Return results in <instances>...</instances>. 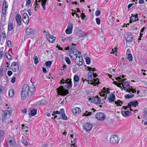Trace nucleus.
Masks as SVG:
<instances>
[{"instance_id":"11","label":"nucleus","mask_w":147,"mask_h":147,"mask_svg":"<svg viewBox=\"0 0 147 147\" xmlns=\"http://www.w3.org/2000/svg\"><path fill=\"white\" fill-rule=\"evenodd\" d=\"M129 107H126L123 106V109L121 111V113L122 115L125 117H127L129 116L131 114V113L128 110H126L127 108Z\"/></svg>"},{"instance_id":"54","label":"nucleus","mask_w":147,"mask_h":147,"mask_svg":"<svg viewBox=\"0 0 147 147\" xmlns=\"http://www.w3.org/2000/svg\"><path fill=\"white\" fill-rule=\"evenodd\" d=\"M102 92H100V95L101 96H105L106 95V94L104 92V90H103V89L102 90Z\"/></svg>"},{"instance_id":"63","label":"nucleus","mask_w":147,"mask_h":147,"mask_svg":"<svg viewBox=\"0 0 147 147\" xmlns=\"http://www.w3.org/2000/svg\"><path fill=\"white\" fill-rule=\"evenodd\" d=\"M144 2V0H139V3L140 4H143Z\"/></svg>"},{"instance_id":"34","label":"nucleus","mask_w":147,"mask_h":147,"mask_svg":"<svg viewBox=\"0 0 147 147\" xmlns=\"http://www.w3.org/2000/svg\"><path fill=\"white\" fill-rule=\"evenodd\" d=\"M9 94L10 97H13L14 94V90H13L12 89H10L9 91Z\"/></svg>"},{"instance_id":"24","label":"nucleus","mask_w":147,"mask_h":147,"mask_svg":"<svg viewBox=\"0 0 147 147\" xmlns=\"http://www.w3.org/2000/svg\"><path fill=\"white\" fill-rule=\"evenodd\" d=\"M115 98V95L113 94H111L109 96L108 99L110 102H114Z\"/></svg>"},{"instance_id":"60","label":"nucleus","mask_w":147,"mask_h":147,"mask_svg":"<svg viewBox=\"0 0 147 147\" xmlns=\"http://www.w3.org/2000/svg\"><path fill=\"white\" fill-rule=\"evenodd\" d=\"M28 14L30 16H31L32 15V11L31 9H28L27 11Z\"/></svg>"},{"instance_id":"51","label":"nucleus","mask_w":147,"mask_h":147,"mask_svg":"<svg viewBox=\"0 0 147 147\" xmlns=\"http://www.w3.org/2000/svg\"><path fill=\"white\" fill-rule=\"evenodd\" d=\"M96 21L97 24L98 25H99L100 24V19L99 18H97L96 19Z\"/></svg>"},{"instance_id":"26","label":"nucleus","mask_w":147,"mask_h":147,"mask_svg":"<svg viewBox=\"0 0 147 147\" xmlns=\"http://www.w3.org/2000/svg\"><path fill=\"white\" fill-rule=\"evenodd\" d=\"M73 113L75 114H78L81 111V109L79 107L74 108L72 109Z\"/></svg>"},{"instance_id":"44","label":"nucleus","mask_w":147,"mask_h":147,"mask_svg":"<svg viewBox=\"0 0 147 147\" xmlns=\"http://www.w3.org/2000/svg\"><path fill=\"white\" fill-rule=\"evenodd\" d=\"M143 115L145 119H147V111H145L143 112Z\"/></svg>"},{"instance_id":"58","label":"nucleus","mask_w":147,"mask_h":147,"mask_svg":"<svg viewBox=\"0 0 147 147\" xmlns=\"http://www.w3.org/2000/svg\"><path fill=\"white\" fill-rule=\"evenodd\" d=\"M72 39V37L71 36L67 37H66V39L69 40V41H71Z\"/></svg>"},{"instance_id":"3","label":"nucleus","mask_w":147,"mask_h":147,"mask_svg":"<svg viewBox=\"0 0 147 147\" xmlns=\"http://www.w3.org/2000/svg\"><path fill=\"white\" fill-rule=\"evenodd\" d=\"M12 112V110L11 108L9 109V110H3L2 111V113L1 114L2 123L6 122L7 119L10 117Z\"/></svg>"},{"instance_id":"57","label":"nucleus","mask_w":147,"mask_h":147,"mask_svg":"<svg viewBox=\"0 0 147 147\" xmlns=\"http://www.w3.org/2000/svg\"><path fill=\"white\" fill-rule=\"evenodd\" d=\"M13 138H14L13 137L11 136H9L8 138V141L9 142Z\"/></svg>"},{"instance_id":"16","label":"nucleus","mask_w":147,"mask_h":147,"mask_svg":"<svg viewBox=\"0 0 147 147\" xmlns=\"http://www.w3.org/2000/svg\"><path fill=\"white\" fill-rule=\"evenodd\" d=\"M133 36L130 33H128L125 35V38L127 42H131L133 40Z\"/></svg>"},{"instance_id":"19","label":"nucleus","mask_w":147,"mask_h":147,"mask_svg":"<svg viewBox=\"0 0 147 147\" xmlns=\"http://www.w3.org/2000/svg\"><path fill=\"white\" fill-rule=\"evenodd\" d=\"M131 16L130 18V19L129 21L130 23H132V21L135 22L138 20H139L138 18L137 14H136L134 15H133V14H131Z\"/></svg>"},{"instance_id":"39","label":"nucleus","mask_w":147,"mask_h":147,"mask_svg":"<svg viewBox=\"0 0 147 147\" xmlns=\"http://www.w3.org/2000/svg\"><path fill=\"white\" fill-rule=\"evenodd\" d=\"M134 95L132 94H128L125 96V97L127 99H129L133 97Z\"/></svg>"},{"instance_id":"30","label":"nucleus","mask_w":147,"mask_h":147,"mask_svg":"<svg viewBox=\"0 0 147 147\" xmlns=\"http://www.w3.org/2000/svg\"><path fill=\"white\" fill-rule=\"evenodd\" d=\"M13 29V24L11 23H9L8 24V31H11Z\"/></svg>"},{"instance_id":"37","label":"nucleus","mask_w":147,"mask_h":147,"mask_svg":"<svg viewBox=\"0 0 147 147\" xmlns=\"http://www.w3.org/2000/svg\"><path fill=\"white\" fill-rule=\"evenodd\" d=\"M55 112L56 114L61 115V114L64 113V110L63 109H61L59 111H56Z\"/></svg>"},{"instance_id":"47","label":"nucleus","mask_w":147,"mask_h":147,"mask_svg":"<svg viewBox=\"0 0 147 147\" xmlns=\"http://www.w3.org/2000/svg\"><path fill=\"white\" fill-rule=\"evenodd\" d=\"M115 104H117V105H119L121 106V104H122V103L121 101L120 100H119L117 101H115Z\"/></svg>"},{"instance_id":"32","label":"nucleus","mask_w":147,"mask_h":147,"mask_svg":"<svg viewBox=\"0 0 147 147\" xmlns=\"http://www.w3.org/2000/svg\"><path fill=\"white\" fill-rule=\"evenodd\" d=\"M22 143L25 146H27L28 144V142L27 141L24 137L22 136Z\"/></svg>"},{"instance_id":"9","label":"nucleus","mask_w":147,"mask_h":147,"mask_svg":"<svg viewBox=\"0 0 147 147\" xmlns=\"http://www.w3.org/2000/svg\"><path fill=\"white\" fill-rule=\"evenodd\" d=\"M89 99L92 102L96 104H99L101 103V99L98 96L90 98Z\"/></svg>"},{"instance_id":"1","label":"nucleus","mask_w":147,"mask_h":147,"mask_svg":"<svg viewBox=\"0 0 147 147\" xmlns=\"http://www.w3.org/2000/svg\"><path fill=\"white\" fill-rule=\"evenodd\" d=\"M36 90V88L33 85L29 86L28 84H25L23 86L22 92V98L24 100L27 96H30L32 92Z\"/></svg>"},{"instance_id":"14","label":"nucleus","mask_w":147,"mask_h":147,"mask_svg":"<svg viewBox=\"0 0 147 147\" xmlns=\"http://www.w3.org/2000/svg\"><path fill=\"white\" fill-rule=\"evenodd\" d=\"M46 36L48 40L51 43L53 42L56 39L54 36L50 35L49 33L46 34Z\"/></svg>"},{"instance_id":"8","label":"nucleus","mask_w":147,"mask_h":147,"mask_svg":"<svg viewBox=\"0 0 147 147\" xmlns=\"http://www.w3.org/2000/svg\"><path fill=\"white\" fill-rule=\"evenodd\" d=\"M119 140L118 136L116 135H113L110 138V142L112 144H116L118 143Z\"/></svg>"},{"instance_id":"13","label":"nucleus","mask_w":147,"mask_h":147,"mask_svg":"<svg viewBox=\"0 0 147 147\" xmlns=\"http://www.w3.org/2000/svg\"><path fill=\"white\" fill-rule=\"evenodd\" d=\"M83 126L84 130L87 131H91L93 127L92 125L88 122L84 123Z\"/></svg>"},{"instance_id":"28","label":"nucleus","mask_w":147,"mask_h":147,"mask_svg":"<svg viewBox=\"0 0 147 147\" xmlns=\"http://www.w3.org/2000/svg\"><path fill=\"white\" fill-rule=\"evenodd\" d=\"M37 109H32L30 113H29V115L30 117L33 116L35 115L37 113Z\"/></svg>"},{"instance_id":"2","label":"nucleus","mask_w":147,"mask_h":147,"mask_svg":"<svg viewBox=\"0 0 147 147\" xmlns=\"http://www.w3.org/2000/svg\"><path fill=\"white\" fill-rule=\"evenodd\" d=\"M90 71L88 74L89 82L90 81V84L94 86L98 85L100 83L98 79H94V78L97 76V75L96 74H94L93 71L92 70Z\"/></svg>"},{"instance_id":"7","label":"nucleus","mask_w":147,"mask_h":147,"mask_svg":"<svg viewBox=\"0 0 147 147\" xmlns=\"http://www.w3.org/2000/svg\"><path fill=\"white\" fill-rule=\"evenodd\" d=\"M116 79L119 82V86L121 87V88L122 87H121V85H122L123 87H125L126 86L129 85V83L125 81L124 79H123L120 77L117 78Z\"/></svg>"},{"instance_id":"56","label":"nucleus","mask_w":147,"mask_h":147,"mask_svg":"<svg viewBox=\"0 0 147 147\" xmlns=\"http://www.w3.org/2000/svg\"><path fill=\"white\" fill-rule=\"evenodd\" d=\"M92 112H88V111H86L85 114V115L86 116H88L91 115Z\"/></svg>"},{"instance_id":"23","label":"nucleus","mask_w":147,"mask_h":147,"mask_svg":"<svg viewBox=\"0 0 147 147\" xmlns=\"http://www.w3.org/2000/svg\"><path fill=\"white\" fill-rule=\"evenodd\" d=\"M65 85L64 86L66 88H70L72 86L71 82V80L67 79L66 81Z\"/></svg>"},{"instance_id":"31","label":"nucleus","mask_w":147,"mask_h":147,"mask_svg":"<svg viewBox=\"0 0 147 147\" xmlns=\"http://www.w3.org/2000/svg\"><path fill=\"white\" fill-rule=\"evenodd\" d=\"M33 58L34 60V63L36 65H37L40 61V60L38 59V57L36 56H34Z\"/></svg>"},{"instance_id":"52","label":"nucleus","mask_w":147,"mask_h":147,"mask_svg":"<svg viewBox=\"0 0 147 147\" xmlns=\"http://www.w3.org/2000/svg\"><path fill=\"white\" fill-rule=\"evenodd\" d=\"M126 55H132L131 53V51L129 49H127Z\"/></svg>"},{"instance_id":"25","label":"nucleus","mask_w":147,"mask_h":147,"mask_svg":"<svg viewBox=\"0 0 147 147\" xmlns=\"http://www.w3.org/2000/svg\"><path fill=\"white\" fill-rule=\"evenodd\" d=\"M47 0H39L38 2H41V5L43 8L44 10H46L45 7L46 4L47 3Z\"/></svg>"},{"instance_id":"27","label":"nucleus","mask_w":147,"mask_h":147,"mask_svg":"<svg viewBox=\"0 0 147 147\" xmlns=\"http://www.w3.org/2000/svg\"><path fill=\"white\" fill-rule=\"evenodd\" d=\"M74 86H77L78 85V82L79 80V76L76 75H75L74 77Z\"/></svg>"},{"instance_id":"53","label":"nucleus","mask_w":147,"mask_h":147,"mask_svg":"<svg viewBox=\"0 0 147 147\" xmlns=\"http://www.w3.org/2000/svg\"><path fill=\"white\" fill-rule=\"evenodd\" d=\"M127 58L130 61H131L133 60V57L132 56H128Z\"/></svg>"},{"instance_id":"17","label":"nucleus","mask_w":147,"mask_h":147,"mask_svg":"<svg viewBox=\"0 0 147 147\" xmlns=\"http://www.w3.org/2000/svg\"><path fill=\"white\" fill-rule=\"evenodd\" d=\"M11 69L14 72H17L19 70V66L16 62H13L11 64Z\"/></svg>"},{"instance_id":"46","label":"nucleus","mask_w":147,"mask_h":147,"mask_svg":"<svg viewBox=\"0 0 147 147\" xmlns=\"http://www.w3.org/2000/svg\"><path fill=\"white\" fill-rule=\"evenodd\" d=\"M61 115H62V118L63 119L65 120H67V117L66 116L65 114L64 113L61 114Z\"/></svg>"},{"instance_id":"48","label":"nucleus","mask_w":147,"mask_h":147,"mask_svg":"<svg viewBox=\"0 0 147 147\" xmlns=\"http://www.w3.org/2000/svg\"><path fill=\"white\" fill-rule=\"evenodd\" d=\"M103 90H104V92L105 93L106 95L107 94H109L110 92L109 90H107L106 89L105 87L103 88Z\"/></svg>"},{"instance_id":"33","label":"nucleus","mask_w":147,"mask_h":147,"mask_svg":"<svg viewBox=\"0 0 147 147\" xmlns=\"http://www.w3.org/2000/svg\"><path fill=\"white\" fill-rule=\"evenodd\" d=\"M9 142L10 144L12 146H16V144L14 138L11 140Z\"/></svg>"},{"instance_id":"43","label":"nucleus","mask_w":147,"mask_h":147,"mask_svg":"<svg viewBox=\"0 0 147 147\" xmlns=\"http://www.w3.org/2000/svg\"><path fill=\"white\" fill-rule=\"evenodd\" d=\"M86 63L87 64H89L90 63V58L88 57H87L86 58Z\"/></svg>"},{"instance_id":"4","label":"nucleus","mask_w":147,"mask_h":147,"mask_svg":"<svg viewBox=\"0 0 147 147\" xmlns=\"http://www.w3.org/2000/svg\"><path fill=\"white\" fill-rule=\"evenodd\" d=\"M76 44L72 43V45L67 47H66L65 49L68 50L69 55H71L72 54L74 55H80L81 54V52L78 51L75 49Z\"/></svg>"},{"instance_id":"62","label":"nucleus","mask_w":147,"mask_h":147,"mask_svg":"<svg viewBox=\"0 0 147 147\" xmlns=\"http://www.w3.org/2000/svg\"><path fill=\"white\" fill-rule=\"evenodd\" d=\"M16 78L15 77L13 78L11 80V82L12 83H14L15 82Z\"/></svg>"},{"instance_id":"18","label":"nucleus","mask_w":147,"mask_h":147,"mask_svg":"<svg viewBox=\"0 0 147 147\" xmlns=\"http://www.w3.org/2000/svg\"><path fill=\"white\" fill-rule=\"evenodd\" d=\"M138 105V102L137 101H131L128 103V106L129 107L130 111H133L132 110L131 107H136Z\"/></svg>"},{"instance_id":"38","label":"nucleus","mask_w":147,"mask_h":147,"mask_svg":"<svg viewBox=\"0 0 147 147\" xmlns=\"http://www.w3.org/2000/svg\"><path fill=\"white\" fill-rule=\"evenodd\" d=\"M8 7V6L7 2L5 1H4L3 4V8L7 9Z\"/></svg>"},{"instance_id":"35","label":"nucleus","mask_w":147,"mask_h":147,"mask_svg":"<svg viewBox=\"0 0 147 147\" xmlns=\"http://www.w3.org/2000/svg\"><path fill=\"white\" fill-rule=\"evenodd\" d=\"M53 61H49L46 62L45 64L47 68H48L51 67L52 63V62Z\"/></svg>"},{"instance_id":"6","label":"nucleus","mask_w":147,"mask_h":147,"mask_svg":"<svg viewBox=\"0 0 147 147\" xmlns=\"http://www.w3.org/2000/svg\"><path fill=\"white\" fill-rule=\"evenodd\" d=\"M57 92L59 95L60 94L62 96H65L68 93L67 90L64 89L63 86H60L59 88L57 89Z\"/></svg>"},{"instance_id":"41","label":"nucleus","mask_w":147,"mask_h":147,"mask_svg":"<svg viewBox=\"0 0 147 147\" xmlns=\"http://www.w3.org/2000/svg\"><path fill=\"white\" fill-rule=\"evenodd\" d=\"M4 132L3 130H0V141L4 134Z\"/></svg>"},{"instance_id":"22","label":"nucleus","mask_w":147,"mask_h":147,"mask_svg":"<svg viewBox=\"0 0 147 147\" xmlns=\"http://www.w3.org/2000/svg\"><path fill=\"white\" fill-rule=\"evenodd\" d=\"M16 22L19 25H21L22 24V20L21 16L20 14H18L16 17Z\"/></svg>"},{"instance_id":"45","label":"nucleus","mask_w":147,"mask_h":147,"mask_svg":"<svg viewBox=\"0 0 147 147\" xmlns=\"http://www.w3.org/2000/svg\"><path fill=\"white\" fill-rule=\"evenodd\" d=\"M65 60L66 62L68 64H71V62L70 59L68 57H66L65 58Z\"/></svg>"},{"instance_id":"59","label":"nucleus","mask_w":147,"mask_h":147,"mask_svg":"<svg viewBox=\"0 0 147 147\" xmlns=\"http://www.w3.org/2000/svg\"><path fill=\"white\" fill-rule=\"evenodd\" d=\"M2 38L3 39H5V38L6 35L5 33L3 32L1 35Z\"/></svg>"},{"instance_id":"20","label":"nucleus","mask_w":147,"mask_h":147,"mask_svg":"<svg viewBox=\"0 0 147 147\" xmlns=\"http://www.w3.org/2000/svg\"><path fill=\"white\" fill-rule=\"evenodd\" d=\"M25 33L27 35H30L34 34L35 33L34 29L32 28H27L25 31Z\"/></svg>"},{"instance_id":"15","label":"nucleus","mask_w":147,"mask_h":147,"mask_svg":"<svg viewBox=\"0 0 147 147\" xmlns=\"http://www.w3.org/2000/svg\"><path fill=\"white\" fill-rule=\"evenodd\" d=\"M73 24L71 23H69L67 28L65 30V32L67 34H71L72 32L73 29Z\"/></svg>"},{"instance_id":"50","label":"nucleus","mask_w":147,"mask_h":147,"mask_svg":"<svg viewBox=\"0 0 147 147\" xmlns=\"http://www.w3.org/2000/svg\"><path fill=\"white\" fill-rule=\"evenodd\" d=\"M100 14V11L99 10H97L95 12V15L96 16H98Z\"/></svg>"},{"instance_id":"49","label":"nucleus","mask_w":147,"mask_h":147,"mask_svg":"<svg viewBox=\"0 0 147 147\" xmlns=\"http://www.w3.org/2000/svg\"><path fill=\"white\" fill-rule=\"evenodd\" d=\"M2 63L5 64V66H6V69H9V63L8 62H7V63H6L5 62H3Z\"/></svg>"},{"instance_id":"29","label":"nucleus","mask_w":147,"mask_h":147,"mask_svg":"<svg viewBox=\"0 0 147 147\" xmlns=\"http://www.w3.org/2000/svg\"><path fill=\"white\" fill-rule=\"evenodd\" d=\"M5 67V64L4 63H2L0 67V74L1 75H3L4 73L5 69L4 67Z\"/></svg>"},{"instance_id":"55","label":"nucleus","mask_w":147,"mask_h":147,"mask_svg":"<svg viewBox=\"0 0 147 147\" xmlns=\"http://www.w3.org/2000/svg\"><path fill=\"white\" fill-rule=\"evenodd\" d=\"M7 45L8 47H11V41L10 40H8L7 43Z\"/></svg>"},{"instance_id":"10","label":"nucleus","mask_w":147,"mask_h":147,"mask_svg":"<svg viewBox=\"0 0 147 147\" xmlns=\"http://www.w3.org/2000/svg\"><path fill=\"white\" fill-rule=\"evenodd\" d=\"M106 116L102 112L97 113L96 115V119L100 121H103L106 118Z\"/></svg>"},{"instance_id":"42","label":"nucleus","mask_w":147,"mask_h":147,"mask_svg":"<svg viewBox=\"0 0 147 147\" xmlns=\"http://www.w3.org/2000/svg\"><path fill=\"white\" fill-rule=\"evenodd\" d=\"M117 48H114V49H112V51L111 52V54L113 53V54H115V55H117L116 54H117Z\"/></svg>"},{"instance_id":"61","label":"nucleus","mask_w":147,"mask_h":147,"mask_svg":"<svg viewBox=\"0 0 147 147\" xmlns=\"http://www.w3.org/2000/svg\"><path fill=\"white\" fill-rule=\"evenodd\" d=\"M12 74V72L11 71L9 70L7 72V74L9 76H11Z\"/></svg>"},{"instance_id":"36","label":"nucleus","mask_w":147,"mask_h":147,"mask_svg":"<svg viewBox=\"0 0 147 147\" xmlns=\"http://www.w3.org/2000/svg\"><path fill=\"white\" fill-rule=\"evenodd\" d=\"M2 13H3V14H1V18L5 19V15L7 14L6 11L2 9Z\"/></svg>"},{"instance_id":"64","label":"nucleus","mask_w":147,"mask_h":147,"mask_svg":"<svg viewBox=\"0 0 147 147\" xmlns=\"http://www.w3.org/2000/svg\"><path fill=\"white\" fill-rule=\"evenodd\" d=\"M46 102V101L45 99H42L41 101V103L42 104H45Z\"/></svg>"},{"instance_id":"5","label":"nucleus","mask_w":147,"mask_h":147,"mask_svg":"<svg viewBox=\"0 0 147 147\" xmlns=\"http://www.w3.org/2000/svg\"><path fill=\"white\" fill-rule=\"evenodd\" d=\"M71 57L75 60V63L79 66L83 64V59L82 56H71Z\"/></svg>"},{"instance_id":"12","label":"nucleus","mask_w":147,"mask_h":147,"mask_svg":"<svg viewBox=\"0 0 147 147\" xmlns=\"http://www.w3.org/2000/svg\"><path fill=\"white\" fill-rule=\"evenodd\" d=\"M123 88H124L125 90L127 92H132L133 93H135L136 92V89H134L132 88V86L130 87L129 84V85L123 87V88H121V89L122 90Z\"/></svg>"},{"instance_id":"40","label":"nucleus","mask_w":147,"mask_h":147,"mask_svg":"<svg viewBox=\"0 0 147 147\" xmlns=\"http://www.w3.org/2000/svg\"><path fill=\"white\" fill-rule=\"evenodd\" d=\"M85 68L87 70H92L93 71L96 70V69H95V68H92L88 66H87Z\"/></svg>"},{"instance_id":"21","label":"nucleus","mask_w":147,"mask_h":147,"mask_svg":"<svg viewBox=\"0 0 147 147\" xmlns=\"http://www.w3.org/2000/svg\"><path fill=\"white\" fill-rule=\"evenodd\" d=\"M29 17L26 13H24L23 14V21L26 24H28L29 22Z\"/></svg>"}]
</instances>
